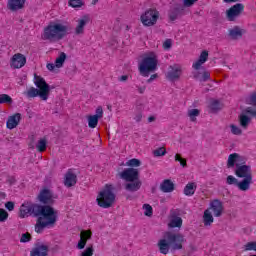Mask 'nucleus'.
Wrapping results in <instances>:
<instances>
[{"label":"nucleus","instance_id":"obj_1","mask_svg":"<svg viewBox=\"0 0 256 256\" xmlns=\"http://www.w3.org/2000/svg\"><path fill=\"white\" fill-rule=\"evenodd\" d=\"M186 242L187 239H185V235L182 233L167 231L164 234V238L158 241L157 247L161 255H169L170 249L173 251H181Z\"/></svg>","mask_w":256,"mask_h":256},{"label":"nucleus","instance_id":"obj_2","mask_svg":"<svg viewBox=\"0 0 256 256\" xmlns=\"http://www.w3.org/2000/svg\"><path fill=\"white\" fill-rule=\"evenodd\" d=\"M67 31H69V28L66 25L57 22H50L46 27H44L41 37L43 41L59 43V41H62V39L67 37Z\"/></svg>","mask_w":256,"mask_h":256},{"label":"nucleus","instance_id":"obj_3","mask_svg":"<svg viewBox=\"0 0 256 256\" xmlns=\"http://www.w3.org/2000/svg\"><path fill=\"white\" fill-rule=\"evenodd\" d=\"M209 59V52L207 50H204L201 52L198 60L192 64V69L194 71L192 72L193 79L196 81H200V83H205L207 81H211V73L207 71L202 65H205L207 63V60Z\"/></svg>","mask_w":256,"mask_h":256},{"label":"nucleus","instance_id":"obj_4","mask_svg":"<svg viewBox=\"0 0 256 256\" xmlns=\"http://www.w3.org/2000/svg\"><path fill=\"white\" fill-rule=\"evenodd\" d=\"M34 85L37 87H31L26 92V97L28 99H35V97H40L42 101H47L49 99V93L51 91V88L49 87V84L45 81V78L41 76H34Z\"/></svg>","mask_w":256,"mask_h":256},{"label":"nucleus","instance_id":"obj_5","mask_svg":"<svg viewBox=\"0 0 256 256\" xmlns=\"http://www.w3.org/2000/svg\"><path fill=\"white\" fill-rule=\"evenodd\" d=\"M115 186L113 184H106L99 192L96 202L102 209H109L115 203Z\"/></svg>","mask_w":256,"mask_h":256},{"label":"nucleus","instance_id":"obj_6","mask_svg":"<svg viewBox=\"0 0 256 256\" xmlns=\"http://www.w3.org/2000/svg\"><path fill=\"white\" fill-rule=\"evenodd\" d=\"M159 61L155 54L145 55L138 65L139 73L142 77H149V73L157 71V65Z\"/></svg>","mask_w":256,"mask_h":256},{"label":"nucleus","instance_id":"obj_7","mask_svg":"<svg viewBox=\"0 0 256 256\" xmlns=\"http://www.w3.org/2000/svg\"><path fill=\"white\" fill-rule=\"evenodd\" d=\"M159 20V11L156 9H148L141 16L140 21L144 27H153Z\"/></svg>","mask_w":256,"mask_h":256},{"label":"nucleus","instance_id":"obj_8","mask_svg":"<svg viewBox=\"0 0 256 256\" xmlns=\"http://www.w3.org/2000/svg\"><path fill=\"white\" fill-rule=\"evenodd\" d=\"M42 211L44 222L53 227L57 223V211L49 205H45Z\"/></svg>","mask_w":256,"mask_h":256},{"label":"nucleus","instance_id":"obj_9","mask_svg":"<svg viewBox=\"0 0 256 256\" xmlns=\"http://www.w3.org/2000/svg\"><path fill=\"white\" fill-rule=\"evenodd\" d=\"M183 75V67L179 64H173L168 67L166 79L168 81H179Z\"/></svg>","mask_w":256,"mask_h":256},{"label":"nucleus","instance_id":"obj_10","mask_svg":"<svg viewBox=\"0 0 256 256\" xmlns=\"http://www.w3.org/2000/svg\"><path fill=\"white\" fill-rule=\"evenodd\" d=\"M235 175L240 179H253V170L249 165L237 163Z\"/></svg>","mask_w":256,"mask_h":256},{"label":"nucleus","instance_id":"obj_11","mask_svg":"<svg viewBox=\"0 0 256 256\" xmlns=\"http://www.w3.org/2000/svg\"><path fill=\"white\" fill-rule=\"evenodd\" d=\"M243 11H245V6L242 3H237L226 11V17L228 21H235Z\"/></svg>","mask_w":256,"mask_h":256},{"label":"nucleus","instance_id":"obj_12","mask_svg":"<svg viewBox=\"0 0 256 256\" xmlns=\"http://www.w3.org/2000/svg\"><path fill=\"white\" fill-rule=\"evenodd\" d=\"M120 179L124 181L133 182L139 179V170L135 168H126L120 173Z\"/></svg>","mask_w":256,"mask_h":256},{"label":"nucleus","instance_id":"obj_13","mask_svg":"<svg viewBox=\"0 0 256 256\" xmlns=\"http://www.w3.org/2000/svg\"><path fill=\"white\" fill-rule=\"evenodd\" d=\"M96 114L90 115L87 117L88 119V127L90 129H95L97 125H99V119L103 117V107L98 106L95 111Z\"/></svg>","mask_w":256,"mask_h":256},{"label":"nucleus","instance_id":"obj_14","mask_svg":"<svg viewBox=\"0 0 256 256\" xmlns=\"http://www.w3.org/2000/svg\"><path fill=\"white\" fill-rule=\"evenodd\" d=\"M168 227L169 229H181V227H183V218H181L175 210L170 212Z\"/></svg>","mask_w":256,"mask_h":256},{"label":"nucleus","instance_id":"obj_15","mask_svg":"<svg viewBox=\"0 0 256 256\" xmlns=\"http://www.w3.org/2000/svg\"><path fill=\"white\" fill-rule=\"evenodd\" d=\"M25 63H27L25 55L16 53L11 58L10 67H12V69H21L22 67H25Z\"/></svg>","mask_w":256,"mask_h":256},{"label":"nucleus","instance_id":"obj_16","mask_svg":"<svg viewBox=\"0 0 256 256\" xmlns=\"http://www.w3.org/2000/svg\"><path fill=\"white\" fill-rule=\"evenodd\" d=\"M93 237V232L91 230H82L80 232V240L77 244V249H85V245H87V242Z\"/></svg>","mask_w":256,"mask_h":256},{"label":"nucleus","instance_id":"obj_17","mask_svg":"<svg viewBox=\"0 0 256 256\" xmlns=\"http://www.w3.org/2000/svg\"><path fill=\"white\" fill-rule=\"evenodd\" d=\"M27 0H8L7 9L12 12L21 11L25 8V3Z\"/></svg>","mask_w":256,"mask_h":256},{"label":"nucleus","instance_id":"obj_18","mask_svg":"<svg viewBox=\"0 0 256 256\" xmlns=\"http://www.w3.org/2000/svg\"><path fill=\"white\" fill-rule=\"evenodd\" d=\"M65 187H75L77 185V174L73 173L72 169H69L64 177Z\"/></svg>","mask_w":256,"mask_h":256},{"label":"nucleus","instance_id":"obj_19","mask_svg":"<svg viewBox=\"0 0 256 256\" xmlns=\"http://www.w3.org/2000/svg\"><path fill=\"white\" fill-rule=\"evenodd\" d=\"M210 209L212 210L214 217H221V215H223V202L219 199L213 200L210 203Z\"/></svg>","mask_w":256,"mask_h":256},{"label":"nucleus","instance_id":"obj_20","mask_svg":"<svg viewBox=\"0 0 256 256\" xmlns=\"http://www.w3.org/2000/svg\"><path fill=\"white\" fill-rule=\"evenodd\" d=\"M49 255V246L44 244L36 245L30 252V256H47Z\"/></svg>","mask_w":256,"mask_h":256},{"label":"nucleus","instance_id":"obj_21","mask_svg":"<svg viewBox=\"0 0 256 256\" xmlns=\"http://www.w3.org/2000/svg\"><path fill=\"white\" fill-rule=\"evenodd\" d=\"M38 199L40 203H43L44 205H51V203H53V193H51L49 189H43L40 192Z\"/></svg>","mask_w":256,"mask_h":256},{"label":"nucleus","instance_id":"obj_22","mask_svg":"<svg viewBox=\"0 0 256 256\" xmlns=\"http://www.w3.org/2000/svg\"><path fill=\"white\" fill-rule=\"evenodd\" d=\"M89 21V16H83L82 18L78 19L75 28V35H83L85 33V27L87 26V23H89Z\"/></svg>","mask_w":256,"mask_h":256},{"label":"nucleus","instance_id":"obj_23","mask_svg":"<svg viewBox=\"0 0 256 256\" xmlns=\"http://www.w3.org/2000/svg\"><path fill=\"white\" fill-rule=\"evenodd\" d=\"M21 123V113H15L12 116L8 117V120L6 122L7 129H15L17 125Z\"/></svg>","mask_w":256,"mask_h":256},{"label":"nucleus","instance_id":"obj_24","mask_svg":"<svg viewBox=\"0 0 256 256\" xmlns=\"http://www.w3.org/2000/svg\"><path fill=\"white\" fill-rule=\"evenodd\" d=\"M160 191L162 193H173L175 191V183L171 179H165L160 184Z\"/></svg>","mask_w":256,"mask_h":256},{"label":"nucleus","instance_id":"obj_25","mask_svg":"<svg viewBox=\"0 0 256 256\" xmlns=\"http://www.w3.org/2000/svg\"><path fill=\"white\" fill-rule=\"evenodd\" d=\"M243 161V157L237 153H232L228 156V161H227V167L228 169H233L235 165L237 166V163H241Z\"/></svg>","mask_w":256,"mask_h":256},{"label":"nucleus","instance_id":"obj_26","mask_svg":"<svg viewBox=\"0 0 256 256\" xmlns=\"http://www.w3.org/2000/svg\"><path fill=\"white\" fill-rule=\"evenodd\" d=\"M31 202H24L19 209V217L20 219H25V217H29L31 215Z\"/></svg>","mask_w":256,"mask_h":256},{"label":"nucleus","instance_id":"obj_27","mask_svg":"<svg viewBox=\"0 0 256 256\" xmlns=\"http://www.w3.org/2000/svg\"><path fill=\"white\" fill-rule=\"evenodd\" d=\"M141 180L139 178L133 182H128L125 184L126 191H130L131 193H135V191H139L141 189Z\"/></svg>","mask_w":256,"mask_h":256},{"label":"nucleus","instance_id":"obj_28","mask_svg":"<svg viewBox=\"0 0 256 256\" xmlns=\"http://www.w3.org/2000/svg\"><path fill=\"white\" fill-rule=\"evenodd\" d=\"M252 183L253 178H244L242 181L237 183L236 187H238L240 191H249Z\"/></svg>","mask_w":256,"mask_h":256},{"label":"nucleus","instance_id":"obj_29","mask_svg":"<svg viewBox=\"0 0 256 256\" xmlns=\"http://www.w3.org/2000/svg\"><path fill=\"white\" fill-rule=\"evenodd\" d=\"M47 227H51L50 224H48L47 222H45V220L43 219V217H39L36 221L35 224V231L37 233H43V231H45V229H47Z\"/></svg>","mask_w":256,"mask_h":256},{"label":"nucleus","instance_id":"obj_30","mask_svg":"<svg viewBox=\"0 0 256 256\" xmlns=\"http://www.w3.org/2000/svg\"><path fill=\"white\" fill-rule=\"evenodd\" d=\"M195 191H197V184L195 182H190L184 187V195L186 197H193Z\"/></svg>","mask_w":256,"mask_h":256},{"label":"nucleus","instance_id":"obj_31","mask_svg":"<svg viewBox=\"0 0 256 256\" xmlns=\"http://www.w3.org/2000/svg\"><path fill=\"white\" fill-rule=\"evenodd\" d=\"M36 151L38 153H45L47 151V137L40 138L36 144Z\"/></svg>","mask_w":256,"mask_h":256},{"label":"nucleus","instance_id":"obj_32","mask_svg":"<svg viewBox=\"0 0 256 256\" xmlns=\"http://www.w3.org/2000/svg\"><path fill=\"white\" fill-rule=\"evenodd\" d=\"M214 221L215 219L213 218L211 211L209 209L205 210L203 215V223L205 227H209Z\"/></svg>","mask_w":256,"mask_h":256},{"label":"nucleus","instance_id":"obj_33","mask_svg":"<svg viewBox=\"0 0 256 256\" xmlns=\"http://www.w3.org/2000/svg\"><path fill=\"white\" fill-rule=\"evenodd\" d=\"M43 209H45V205L41 206L39 204H31V215H35V217H39V215H43Z\"/></svg>","mask_w":256,"mask_h":256},{"label":"nucleus","instance_id":"obj_34","mask_svg":"<svg viewBox=\"0 0 256 256\" xmlns=\"http://www.w3.org/2000/svg\"><path fill=\"white\" fill-rule=\"evenodd\" d=\"M229 37L232 39H241V37H243V32L236 26L229 30Z\"/></svg>","mask_w":256,"mask_h":256},{"label":"nucleus","instance_id":"obj_35","mask_svg":"<svg viewBox=\"0 0 256 256\" xmlns=\"http://www.w3.org/2000/svg\"><path fill=\"white\" fill-rule=\"evenodd\" d=\"M239 123H240V127H242L243 129H247V127H249L251 123V117L245 114H242L239 116Z\"/></svg>","mask_w":256,"mask_h":256},{"label":"nucleus","instance_id":"obj_36","mask_svg":"<svg viewBox=\"0 0 256 256\" xmlns=\"http://www.w3.org/2000/svg\"><path fill=\"white\" fill-rule=\"evenodd\" d=\"M66 59H67V54H65V52H61L60 55L55 60V65L57 69H61V67H63V64L65 63Z\"/></svg>","mask_w":256,"mask_h":256},{"label":"nucleus","instance_id":"obj_37","mask_svg":"<svg viewBox=\"0 0 256 256\" xmlns=\"http://www.w3.org/2000/svg\"><path fill=\"white\" fill-rule=\"evenodd\" d=\"M199 115H201V111L199 109L188 110V117L192 122L197 121V117H199Z\"/></svg>","mask_w":256,"mask_h":256},{"label":"nucleus","instance_id":"obj_38","mask_svg":"<svg viewBox=\"0 0 256 256\" xmlns=\"http://www.w3.org/2000/svg\"><path fill=\"white\" fill-rule=\"evenodd\" d=\"M5 103H13V98H11V96H9L8 94H0V105H3Z\"/></svg>","mask_w":256,"mask_h":256},{"label":"nucleus","instance_id":"obj_39","mask_svg":"<svg viewBox=\"0 0 256 256\" xmlns=\"http://www.w3.org/2000/svg\"><path fill=\"white\" fill-rule=\"evenodd\" d=\"M142 209H144V215L146 217H152L153 216V207L150 204H144L142 206Z\"/></svg>","mask_w":256,"mask_h":256},{"label":"nucleus","instance_id":"obj_40","mask_svg":"<svg viewBox=\"0 0 256 256\" xmlns=\"http://www.w3.org/2000/svg\"><path fill=\"white\" fill-rule=\"evenodd\" d=\"M68 5H69V7H72L73 9H77L79 7H83V1L82 0H69Z\"/></svg>","mask_w":256,"mask_h":256},{"label":"nucleus","instance_id":"obj_41","mask_svg":"<svg viewBox=\"0 0 256 256\" xmlns=\"http://www.w3.org/2000/svg\"><path fill=\"white\" fill-rule=\"evenodd\" d=\"M209 107L211 111H219V109H221V103L219 102V100H211Z\"/></svg>","mask_w":256,"mask_h":256},{"label":"nucleus","instance_id":"obj_42","mask_svg":"<svg viewBox=\"0 0 256 256\" xmlns=\"http://www.w3.org/2000/svg\"><path fill=\"white\" fill-rule=\"evenodd\" d=\"M167 154V149L165 147H160L153 151L154 157H163Z\"/></svg>","mask_w":256,"mask_h":256},{"label":"nucleus","instance_id":"obj_43","mask_svg":"<svg viewBox=\"0 0 256 256\" xmlns=\"http://www.w3.org/2000/svg\"><path fill=\"white\" fill-rule=\"evenodd\" d=\"M174 160L178 163H180L181 167L185 168L187 167V159L181 157V154H176L174 156Z\"/></svg>","mask_w":256,"mask_h":256},{"label":"nucleus","instance_id":"obj_44","mask_svg":"<svg viewBox=\"0 0 256 256\" xmlns=\"http://www.w3.org/2000/svg\"><path fill=\"white\" fill-rule=\"evenodd\" d=\"M9 219V212L7 210L0 208V223H5Z\"/></svg>","mask_w":256,"mask_h":256},{"label":"nucleus","instance_id":"obj_45","mask_svg":"<svg viewBox=\"0 0 256 256\" xmlns=\"http://www.w3.org/2000/svg\"><path fill=\"white\" fill-rule=\"evenodd\" d=\"M128 167H141V160L132 158L127 162Z\"/></svg>","mask_w":256,"mask_h":256},{"label":"nucleus","instance_id":"obj_46","mask_svg":"<svg viewBox=\"0 0 256 256\" xmlns=\"http://www.w3.org/2000/svg\"><path fill=\"white\" fill-rule=\"evenodd\" d=\"M230 129H231L232 135H242V133H243V130H241V128H239V126H236L234 124L230 125Z\"/></svg>","mask_w":256,"mask_h":256},{"label":"nucleus","instance_id":"obj_47","mask_svg":"<svg viewBox=\"0 0 256 256\" xmlns=\"http://www.w3.org/2000/svg\"><path fill=\"white\" fill-rule=\"evenodd\" d=\"M248 105H252V107H256V92L250 94L247 99Z\"/></svg>","mask_w":256,"mask_h":256},{"label":"nucleus","instance_id":"obj_48","mask_svg":"<svg viewBox=\"0 0 256 256\" xmlns=\"http://www.w3.org/2000/svg\"><path fill=\"white\" fill-rule=\"evenodd\" d=\"M244 251H256V242H248L245 244Z\"/></svg>","mask_w":256,"mask_h":256},{"label":"nucleus","instance_id":"obj_49","mask_svg":"<svg viewBox=\"0 0 256 256\" xmlns=\"http://www.w3.org/2000/svg\"><path fill=\"white\" fill-rule=\"evenodd\" d=\"M239 181L237 180V178H235L233 175H229L226 179V183L227 185H236Z\"/></svg>","mask_w":256,"mask_h":256},{"label":"nucleus","instance_id":"obj_50","mask_svg":"<svg viewBox=\"0 0 256 256\" xmlns=\"http://www.w3.org/2000/svg\"><path fill=\"white\" fill-rule=\"evenodd\" d=\"M31 241V234L29 232L22 234L20 243H29Z\"/></svg>","mask_w":256,"mask_h":256},{"label":"nucleus","instance_id":"obj_51","mask_svg":"<svg viewBox=\"0 0 256 256\" xmlns=\"http://www.w3.org/2000/svg\"><path fill=\"white\" fill-rule=\"evenodd\" d=\"M93 253V246H89L81 253V256H93Z\"/></svg>","mask_w":256,"mask_h":256},{"label":"nucleus","instance_id":"obj_52","mask_svg":"<svg viewBox=\"0 0 256 256\" xmlns=\"http://www.w3.org/2000/svg\"><path fill=\"white\" fill-rule=\"evenodd\" d=\"M172 45H173V41L171 39H166L163 43V49L165 51H169V49H171Z\"/></svg>","mask_w":256,"mask_h":256},{"label":"nucleus","instance_id":"obj_53","mask_svg":"<svg viewBox=\"0 0 256 256\" xmlns=\"http://www.w3.org/2000/svg\"><path fill=\"white\" fill-rule=\"evenodd\" d=\"M246 115H250L251 117H256V108L255 107H247Z\"/></svg>","mask_w":256,"mask_h":256},{"label":"nucleus","instance_id":"obj_54","mask_svg":"<svg viewBox=\"0 0 256 256\" xmlns=\"http://www.w3.org/2000/svg\"><path fill=\"white\" fill-rule=\"evenodd\" d=\"M5 207L8 211H13V209H15V203L8 201L6 202Z\"/></svg>","mask_w":256,"mask_h":256},{"label":"nucleus","instance_id":"obj_55","mask_svg":"<svg viewBox=\"0 0 256 256\" xmlns=\"http://www.w3.org/2000/svg\"><path fill=\"white\" fill-rule=\"evenodd\" d=\"M199 0H184L185 7H191L193 4L197 3Z\"/></svg>","mask_w":256,"mask_h":256},{"label":"nucleus","instance_id":"obj_56","mask_svg":"<svg viewBox=\"0 0 256 256\" xmlns=\"http://www.w3.org/2000/svg\"><path fill=\"white\" fill-rule=\"evenodd\" d=\"M143 119V114L141 112H138L135 116H134V120L139 123L141 120Z\"/></svg>","mask_w":256,"mask_h":256},{"label":"nucleus","instance_id":"obj_57","mask_svg":"<svg viewBox=\"0 0 256 256\" xmlns=\"http://www.w3.org/2000/svg\"><path fill=\"white\" fill-rule=\"evenodd\" d=\"M177 17H178L177 12H171V13L169 14V19H170V21H176Z\"/></svg>","mask_w":256,"mask_h":256},{"label":"nucleus","instance_id":"obj_58","mask_svg":"<svg viewBox=\"0 0 256 256\" xmlns=\"http://www.w3.org/2000/svg\"><path fill=\"white\" fill-rule=\"evenodd\" d=\"M48 71H55V67H57L54 63H48L46 65Z\"/></svg>","mask_w":256,"mask_h":256},{"label":"nucleus","instance_id":"obj_59","mask_svg":"<svg viewBox=\"0 0 256 256\" xmlns=\"http://www.w3.org/2000/svg\"><path fill=\"white\" fill-rule=\"evenodd\" d=\"M157 77H159V75L157 74H152L150 76V78L147 80V83H153V81H155V79H157Z\"/></svg>","mask_w":256,"mask_h":256},{"label":"nucleus","instance_id":"obj_60","mask_svg":"<svg viewBox=\"0 0 256 256\" xmlns=\"http://www.w3.org/2000/svg\"><path fill=\"white\" fill-rule=\"evenodd\" d=\"M128 79H129V76L122 75L119 77L118 81H120L121 83H125V81H127Z\"/></svg>","mask_w":256,"mask_h":256},{"label":"nucleus","instance_id":"obj_61","mask_svg":"<svg viewBox=\"0 0 256 256\" xmlns=\"http://www.w3.org/2000/svg\"><path fill=\"white\" fill-rule=\"evenodd\" d=\"M240 0H224L225 3H237Z\"/></svg>","mask_w":256,"mask_h":256},{"label":"nucleus","instance_id":"obj_62","mask_svg":"<svg viewBox=\"0 0 256 256\" xmlns=\"http://www.w3.org/2000/svg\"><path fill=\"white\" fill-rule=\"evenodd\" d=\"M138 92L142 95V93H145V87H139Z\"/></svg>","mask_w":256,"mask_h":256},{"label":"nucleus","instance_id":"obj_63","mask_svg":"<svg viewBox=\"0 0 256 256\" xmlns=\"http://www.w3.org/2000/svg\"><path fill=\"white\" fill-rule=\"evenodd\" d=\"M153 121H155V117L154 116L148 117V123H153Z\"/></svg>","mask_w":256,"mask_h":256},{"label":"nucleus","instance_id":"obj_64","mask_svg":"<svg viewBox=\"0 0 256 256\" xmlns=\"http://www.w3.org/2000/svg\"><path fill=\"white\" fill-rule=\"evenodd\" d=\"M98 0H93L92 5H96Z\"/></svg>","mask_w":256,"mask_h":256}]
</instances>
